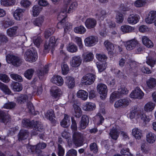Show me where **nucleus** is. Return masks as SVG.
<instances>
[{
  "label": "nucleus",
  "mask_w": 156,
  "mask_h": 156,
  "mask_svg": "<svg viewBox=\"0 0 156 156\" xmlns=\"http://www.w3.org/2000/svg\"><path fill=\"white\" fill-rule=\"evenodd\" d=\"M120 30L124 33H129L135 30V28L129 25H124L121 27Z\"/></svg>",
  "instance_id": "nucleus-27"
},
{
  "label": "nucleus",
  "mask_w": 156,
  "mask_h": 156,
  "mask_svg": "<svg viewBox=\"0 0 156 156\" xmlns=\"http://www.w3.org/2000/svg\"><path fill=\"white\" fill-rule=\"evenodd\" d=\"M9 41V39L5 35H0V45H2L6 43Z\"/></svg>",
  "instance_id": "nucleus-57"
},
{
  "label": "nucleus",
  "mask_w": 156,
  "mask_h": 156,
  "mask_svg": "<svg viewBox=\"0 0 156 156\" xmlns=\"http://www.w3.org/2000/svg\"><path fill=\"white\" fill-rule=\"evenodd\" d=\"M144 95V93L140 88L137 87L130 94V97L133 98L141 99Z\"/></svg>",
  "instance_id": "nucleus-8"
},
{
  "label": "nucleus",
  "mask_w": 156,
  "mask_h": 156,
  "mask_svg": "<svg viewBox=\"0 0 156 156\" xmlns=\"http://www.w3.org/2000/svg\"><path fill=\"white\" fill-rule=\"evenodd\" d=\"M97 67L99 72H101L105 70L106 65L105 63L97 62Z\"/></svg>",
  "instance_id": "nucleus-59"
},
{
  "label": "nucleus",
  "mask_w": 156,
  "mask_h": 156,
  "mask_svg": "<svg viewBox=\"0 0 156 156\" xmlns=\"http://www.w3.org/2000/svg\"><path fill=\"white\" fill-rule=\"evenodd\" d=\"M29 134V132L26 130H21L19 134V139L20 140L25 139L28 137Z\"/></svg>",
  "instance_id": "nucleus-44"
},
{
  "label": "nucleus",
  "mask_w": 156,
  "mask_h": 156,
  "mask_svg": "<svg viewBox=\"0 0 156 156\" xmlns=\"http://www.w3.org/2000/svg\"><path fill=\"white\" fill-rule=\"evenodd\" d=\"M97 88L101 98L102 100H105L106 98L108 92L107 86L103 83H99L97 85Z\"/></svg>",
  "instance_id": "nucleus-4"
},
{
  "label": "nucleus",
  "mask_w": 156,
  "mask_h": 156,
  "mask_svg": "<svg viewBox=\"0 0 156 156\" xmlns=\"http://www.w3.org/2000/svg\"><path fill=\"white\" fill-rule=\"evenodd\" d=\"M6 61L8 63H12L15 66H18L22 62V59L10 54L6 56Z\"/></svg>",
  "instance_id": "nucleus-2"
},
{
  "label": "nucleus",
  "mask_w": 156,
  "mask_h": 156,
  "mask_svg": "<svg viewBox=\"0 0 156 156\" xmlns=\"http://www.w3.org/2000/svg\"><path fill=\"white\" fill-rule=\"evenodd\" d=\"M0 89L5 94H9L11 93V91L8 87L1 82H0Z\"/></svg>",
  "instance_id": "nucleus-49"
},
{
  "label": "nucleus",
  "mask_w": 156,
  "mask_h": 156,
  "mask_svg": "<svg viewBox=\"0 0 156 156\" xmlns=\"http://www.w3.org/2000/svg\"><path fill=\"white\" fill-rule=\"evenodd\" d=\"M0 80L6 83L9 82L10 79L9 77L6 74L0 73Z\"/></svg>",
  "instance_id": "nucleus-64"
},
{
  "label": "nucleus",
  "mask_w": 156,
  "mask_h": 156,
  "mask_svg": "<svg viewBox=\"0 0 156 156\" xmlns=\"http://www.w3.org/2000/svg\"><path fill=\"white\" fill-rule=\"evenodd\" d=\"M73 138L76 146L80 147L82 145L83 135L82 134L78 132H75L73 135Z\"/></svg>",
  "instance_id": "nucleus-6"
},
{
  "label": "nucleus",
  "mask_w": 156,
  "mask_h": 156,
  "mask_svg": "<svg viewBox=\"0 0 156 156\" xmlns=\"http://www.w3.org/2000/svg\"><path fill=\"white\" fill-rule=\"evenodd\" d=\"M143 44L148 48L152 47L153 44L152 41L147 36H144L142 37Z\"/></svg>",
  "instance_id": "nucleus-30"
},
{
  "label": "nucleus",
  "mask_w": 156,
  "mask_h": 156,
  "mask_svg": "<svg viewBox=\"0 0 156 156\" xmlns=\"http://www.w3.org/2000/svg\"><path fill=\"white\" fill-rule=\"evenodd\" d=\"M78 6L77 3L76 2H72L70 5L68 10V12L70 13L73 12L77 8Z\"/></svg>",
  "instance_id": "nucleus-56"
},
{
  "label": "nucleus",
  "mask_w": 156,
  "mask_h": 156,
  "mask_svg": "<svg viewBox=\"0 0 156 156\" xmlns=\"http://www.w3.org/2000/svg\"><path fill=\"white\" fill-rule=\"evenodd\" d=\"M132 134L136 139L140 140L143 137L141 130L137 128H134L132 129Z\"/></svg>",
  "instance_id": "nucleus-24"
},
{
  "label": "nucleus",
  "mask_w": 156,
  "mask_h": 156,
  "mask_svg": "<svg viewBox=\"0 0 156 156\" xmlns=\"http://www.w3.org/2000/svg\"><path fill=\"white\" fill-rule=\"evenodd\" d=\"M76 96L78 98H81L82 100L85 101L87 99L88 94L87 92L86 91L80 90L77 92Z\"/></svg>",
  "instance_id": "nucleus-28"
},
{
  "label": "nucleus",
  "mask_w": 156,
  "mask_h": 156,
  "mask_svg": "<svg viewBox=\"0 0 156 156\" xmlns=\"http://www.w3.org/2000/svg\"><path fill=\"white\" fill-rule=\"evenodd\" d=\"M74 112L73 113L74 116L77 118H79L82 115V111L81 108L78 105H73Z\"/></svg>",
  "instance_id": "nucleus-35"
},
{
  "label": "nucleus",
  "mask_w": 156,
  "mask_h": 156,
  "mask_svg": "<svg viewBox=\"0 0 156 156\" xmlns=\"http://www.w3.org/2000/svg\"><path fill=\"white\" fill-rule=\"evenodd\" d=\"M156 18V11H151L148 13L147 17L145 19V21L148 24L153 23Z\"/></svg>",
  "instance_id": "nucleus-17"
},
{
  "label": "nucleus",
  "mask_w": 156,
  "mask_h": 156,
  "mask_svg": "<svg viewBox=\"0 0 156 156\" xmlns=\"http://www.w3.org/2000/svg\"><path fill=\"white\" fill-rule=\"evenodd\" d=\"M42 8L37 5H34L33 7L32 14L34 16H37L41 11Z\"/></svg>",
  "instance_id": "nucleus-50"
},
{
  "label": "nucleus",
  "mask_w": 156,
  "mask_h": 156,
  "mask_svg": "<svg viewBox=\"0 0 156 156\" xmlns=\"http://www.w3.org/2000/svg\"><path fill=\"white\" fill-rule=\"evenodd\" d=\"M109 134L112 139L116 140L119 136V133L117 129L113 128L111 129Z\"/></svg>",
  "instance_id": "nucleus-32"
},
{
  "label": "nucleus",
  "mask_w": 156,
  "mask_h": 156,
  "mask_svg": "<svg viewBox=\"0 0 156 156\" xmlns=\"http://www.w3.org/2000/svg\"><path fill=\"white\" fill-rule=\"evenodd\" d=\"M51 92V96L55 98L59 97L62 94L60 89L55 86L52 87Z\"/></svg>",
  "instance_id": "nucleus-29"
},
{
  "label": "nucleus",
  "mask_w": 156,
  "mask_h": 156,
  "mask_svg": "<svg viewBox=\"0 0 156 156\" xmlns=\"http://www.w3.org/2000/svg\"><path fill=\"white\" fill-rule=\"evenodd\" d=\"M82 62V59L78 55L73 57L70 62V66L73 67H77L79 66Z\"/></svg>",
  "instance_id": "nucleus-10"
},
{
  "label": "nucleus",
  "mask_w": 156,
  "mask_h": 156,
  "mask_svg": "<svg viewBox=\"0 0 156 156\" xmlns=\"http://www.w3.org/2000/svg\"><path fill=\"white\" fill-rule=\"evenodd\" d=\"M32 95L28 94V95H22L17 98V100L18 103L22 104L26 102L32 98Z\"/></svg>",
  "instance_id": "nucleus-20"
},
{
  "label": "nucleus",
  "mask_w": 156,
  "mask_h": 156,
  "mask_svg": "<svg viewBox=\"0 0 156 156\" xmlns=\"http://www.w3.org/2000/svg\"><path fill=\"white\" fill-rule=\"evenodd\" d=\"M95 122L98 125L101 124L102 121L104 120V118L100 114H98L94 118Z\"/></svg>",
  "instance_id": "nucleus-55"
},
{
  "label": "nucleus",
  "mask_w": 156,
  "mask_h": 156,
  "mask_svg": "<svg viewBox=\"0 0 156 156\" xmlns=\"http://www.w3.org/2000/svg\"><path fill=\"white\" fill-rule=\"evenodd\" d=\"M147 86L150 88H154L156 85V80L154 78H150L147 81Z\"/></svg>",
  "instance_id": "nucleus-47"
},
{
  "label": "nucleus",
  "mask_w": 156,
  "mask_h": 156,
  "mask_svg": "<svg viewBox=\"0 0 156 156\" xmlns=\"http://www.w3.org/2000/svg\"><path fill=\"white\" fill-rule=\"evenodd\" d=\"M47 144L43 142H40L38 143L36 146H29L28 147V149L30 150V151L34 152L35 151L37 152L38 150L44 149L46 147Z\"/></svg>",
  "instance_id": "nucleus-13"
},
{
  "label": "nucleus",
  "mask_w": 156,
  "mask_h": 156,
  "mask_svg": "<svg viewBox=\"0 0 156 156\" xmlns=\"http://www.w3.org/2000/svg\"><path fill=\"white\" fill-rule=\"evenodd\" d=\"M95 79V75L93 74H87L83 77L81 80V82L83 85H90L94 83Z\"/></svg>",
  "instance_id": "nucleus-3"
},
{
  "label": "nucleus",
  "mask_w": 156,
  "mask_h": 156,
  "mask_svg": "<svg viewBox=\"0 0 156 156\" xmlns=\"http://www.w3.org/2000/svg\"><path fill=\"white\" fill-rule=\"evenodd\" d=\"M74 31L76 33L83 34L86 32V29L83 26H80L75 27L74 29Z\"/></svg>",
  "instance_id": "nucleus-46"
},
{
  "label": "nucleus",
  "mask_w": 156,
  "mask_h": 156,
  "mask_svg": "<svg viewBox=\"0 0 156 156\" xmlns=\"http://www.w3.org/2000/svg\"><path fill=\"white\" fill-rule=\"evenodd\" d=\"M86 27L88 29L94 28L97 24V21L94 18H87L85 22Z\"/></svg>",
  "instance_id": "nucleus-12"
},
{
  "label": "nucleus",
  "mask_w": 156,
  "mask_h": 156,
  "mask_svg": "<svg viewBox=\"0 0 156 156\" xmlns=\"http://www.w3.org/2000/svg\"><path fill=\"white\" fill-rule=\"evenodd\" d=\"M32 40L34 44L37 48L39 47L41 44L43 42L42 39L39 36H36L33 37Z\"/></svg>",
  "instance_id": "nucleus-40"
},
{
  "label": "nucleus",
  "mask_w": 156,
  "mask_h": 156,
  "mask_svg": "<svg viewBox=\"0 0 156 156\" xmlns=\"http://www.w3.org/2000/svg\"><path fill=\"white\" fill-rule=\"evenodd\" d=\"M38 58L37 54L36 51L33 50H28L26 52L24 58L28 62H35Z\"/></svg>",
  "instance_id": "nucleus-1"
},
{
  "label": "nucleus",
  "mask_w": 156,
  "mask_h": 156,
  "mask_svg": "<svg viewBox=\"0 0 156 156\" xmlns=\"http://www.w3.org/2000/svg\"><path fill=\"white\" fill-rule=\"evenodd\" d=\"M89 122L88 116L86 115H83L80 122V128L82 129H85L87 126Z\"/></svg>",
  "instance_id": "nucleus-16"
},
{
  "label": "nucleus",
  "mask_w": 156,
  "mask_h": 156,
  "mask_svg": "<svg viewBox=\"0 0 156 156\" xmlns=\"http://www.w3.org/2000/svg\"><path fill=\"white\" fill-rule=\"evenodd\" d=\"M62 74L64 75H66L68 73L69 71V68L67 64L63 63L62 66Z\"/></svg>",
  "instance_id": "nucleus-63"
},
{
  "label": "nucleus",
  "mask_w": 156,
  "mask_h": 156,
  "mask_svg": "<svg viewBox=\"0 0 156 156\" xmlns=\"http://www.w3.org/2000/svg\"><path fill=\"white\" fill-rule=\"evenodd\" d=\"M140 19V16L137 14H131L129 15L127 19L128 23L131 25H134L137 23Z\"/></svg>",
  "instance_id": "nucleus-11"
},
{
  "label": "nucleus",
  "mask_w": 156,
  "mask_h": 156,
  "mask_svg": "<svg viewBox=\"0 0 156 156\" xmlns=\"http://www.w3.org/2000/svg\"><path fill=\"white\" fill-rule=\"evenodd\" d=\"M49 66L47 65L44 66L43 69L40 70L38 72V75L39 78L42 79L44 76L47 73L49 69Z\"/></svg>",
  "instance_id": "nucleus-33"
},
{
  "label": "nucleus",
  "mask_w": 156,
  "mask_h": 156,
  "mask_svg": "<svg viewBox=\"0 0 156 156\" xmlns=\"http://www.w3.org/2000/svg\"><path fill=\"white\" fill-rule=\"evenodd\" d=\"M24 10L23 9L18 8L14 12L13 16L15 19L17 20H20L22 19L23 13Z\"/></svg>",
  "instance_id": "nucleus-18"
},
{
  "label": "nucleus",
  "mask_w": 156,
  "mask_h": 156,
  "mask_svg": "<svg viewBox=\"0 0 156 156\" xmlns=\"http://www.w3.org/2000/svg\"><path fill=\"white\" fill-rule=\"evenodd\" d=\"M33 122H30L28 119H23L22 122V124L24 127H33Z\"/></svg>",
  "instance_id": "nucleus-60"
},
{
  "label": "nucleus",
  "mask_w": 156,
  "mask_h": 156,
  "mask_svg": "<svg viewBox=\"0 0 156 156\" xmlns=\"http://www.w3.org/2000/svg\"><path fill=\"white\" fill-rule=\"evenodd\" d=\"M35 71L34 69H29L26 70L24 74L25 76L28 79H30L32 77Z\"/></svg>",
  "instance_id": "nucleus-48"
},
{
  "label": "nucleus",
  "mask_w": 156,
  "mask_h": 156,
  "mask_svg": "<svg viewBox=\"0 0 156 156\" xmlns=\"http://www.w3.org/2000/svg\"><path fill=\"white\" fill-rule=\"evenodd\" d=\"M18 29V27L17 26H13L9 28L6 30V34L9 37H15L17 35Z\"/></svg>",
  "instance_id": "nucleus-15"
},
{
  "label": "nucleus",
  "mask_w": 156,
  "mask_h": 156,
  "mask_svg": "<svg viewBox=\"0 0 156 156\" xmlns=\"http://www.w3.org/2000/svg\"><path fill=\"white\" fill-rule=\"evenodd\" d=\"M147 0H136L134 3V6L137 8L144 6L147 4Z\"/></svg>",
  "instance_id": "nucleus-42"
},
{
  "label": "nucleus",
  "mask_w": 156,
  "mask_h": 156,
  "mask_svg": "<svg viewBox=\"0 0 156 156\" xmlns=\"http://www.w3.org/2000/svg\"><path fill=\"white\" fill-rule=\"evenodd\" d=\"M137 113V117L141 119L145 124L149 122L152 117V115H147L143 111H139Z\"/></svg>",
  "instance_id": "nucleus-9"
},
{
  "label": "nucleus",
  "mask_w": 156,
  "mask_h": 156,
  "mask_svg": "<svg viewBox=\"0 0 156 156\" xmlns=\"http://www.w3.org/2000/svg\"><path fill=\"white\" fill-rule=\"evenodd\" d=\"M1 5L4 6L9 7L14 5L16 3L15 0H1Z\"/></svg>",
  "instance_id": "nucleus-36"
},
{
  "label": "nucleus",
  "mask_w": 156,
  "mask_h": 156,
  "mask_svg": "<svg viewBox=\"0 0 156 156\" xmlns=\"http://www.w3.org/2000/svg\"><path fill=\"white\" fill-rule=\"evenodd\" d=\"M96 105L94 104L91 102L86 103L83 107V110L85 111H91L94 110Z\"/></svg>",
  "instance_id": "nucleus-26"
},
{
  "label": "nucleus",
  "mask_w": 156,
  "mask_h": 156,
  "mask_svg": "<svg viewBox=\"0 0 156 156\" xmlns=\"http://www.w3.org/2000/svg\"><path fill=\"white\" fill-rule=\"evenodd\" d=\"M44 16H41L36 18L33 22L34 25L39 27H41L44 20Z\"/></svg>",
  "instance_id": "nucleus-31"
},
{
  "label": "nucleus",
  "mask_w": 156,
  "mask_h": 156,
  "mask_svg": "<svg viewBox=\"0 0 156 156\" xmlns=\"http://www.w3.org/2000/svg\"><path fill=\"white\" fill-rule=\"evenodd\" d=\"M56 41L55 37H51L48 43H46L44 45V49L48 50L54 47L55 45Z\"/></svg>",
  "instance_id": "nucleus-21"
},
{
  "label": "nucleus",
  "mask_w": 156,
  "mask_h": 156,
  "mask_svg": "<svg viewBox=\"0 0 156 156\" xmlns=\"http://www.w3.org/2000/svg\"><path fill=\"white\" fill-rule=\"evenodd\" d=\"M155 104L152 102H149L147 103L144 106V109L147 112H151L154 108Z\"/></svg>",
  "instance_id": "nucleus-41"
},
{
  "label": "nucleus",
  "mask_w": 156,
  "mask_h": 156,
  "mask_svg": "<svg viewBox=\"0 0 156 156\" xmlns=\"http://www.w3.org/2000/svg\"><path fill=\"white\" fill-rule=\"evenodd\" d=\"M70 123L69 116L66 114H65L64 119L60 122L61 126L63 127H67L70 125Z\"/></svg>",
  "instance_id": "nucleus-25"
},
{
  "label": "nucleus",
  "mask_w": 156,
  "mask_h": 156,
  "mask_svg": "<svg viewBox=\"0 0 156 156\" xmlns=\"http://www.w3.org/2000/svg\"><path fill=\"white\" fill-rule=\"evenodd\" d=\"M9 119L8 115H5V113L0 111V122L5 123L9 121Z\"/></svg>",
  "instance_id": "nucleus-51"
},
{
  "label": "nucleus",
  "mask_w": 156,
  "mask_h": 156,
  "mask_svg": "<svg viewBox=\"0 0 156 156\" xmlns=\"http://www.w3.org/2000/svg\"><path fill=\"white\" fill-rule=\"evenodd\" d=\"M45 116L46 118L51 121L54 122L55 120L53 119L55 117V115L54 111L52 110H48L45 114Z\"/></svg>",
  "instance_id": "nucleus-45"
},
{
  "label": "nucleus",
  "mask_w": 156,
  "mask_h": 156,
  "mask_svg": "<svg viewBox=\"0 0 156 156\" xmlns=\"http://www.w3.org/2000/svg\"><path fill=\"white\" fill-rule=\"evenodd\" d=\"M67 9V7H65L63 9V10L59 13L57 16V19L58 20L65 21V19L66 17V13Z\"/></svg>",
  "instance_id": "nucleus-39"
},
{
  "label": "nucleus",
  "mask_w": 156,
  "mask_h": 156,
  "mask_svg": "<svg viewBox=\"0 0 156 156\" xmlns=\"http://www.w3.org/2000/svg\"><path fill=\"white\" fill-rule=\"evenodd\" d=\"M130 102L131 101L129 99H120L115 102L114 107L115 108H118L120 107L125 108L129 105Z\"/></svg>",
  "instance_id": "nucleus-5"
},
{
  "label": "nucleus",
  "mask_w": 156,
  "mask_h": 156,
  "mask_svg": "<svg viewBox=\"0 0 156 156\" xmlns=\"http://www.w3.org/2000/svg\"><path fill=\"white\" fill-rule=\"evenodd\" d=\"M14 24V23L13 20L7 18L2 22V26L4 28L6 29L13 25Z\"/></svg>",
  "instance_id": "nucleus-43"
},
{
  "label": "nucleus",
  "mask_w": 156,
  "mask_h": 156,
  "mask_svg": "<svg viewBox=\"0 0 156 156\" xmlns=\"http://www.w3.org/2000/svg\"><path fill=\"white\" fill-rule=\"evenodd\" d=\"M94 55L92 53L87 52L83 55V61L86 62L92 61L94 58Z\"/></svg>",
  "instance_id": "nucleus-38"
},
{
  "label": "nucleus",
  "mask_w": 156,
  "mask_h": 156,
  "mask_svg": "<svg viewBox=\"0 0 156 156\" xmlns=\"http://www.w3.org/2000/svg\"><path fill=\"white\" fill-rule=\"evenodd\" d=\"M104 44L108 51H111L114 49V47L113 44L108 41H105Z\"/></svg>",
  "instance_id": "nucleus-58"
},
{
  "label": "nucleus",
  "mask_w": 156,
  "mask_h": 156,
  "mask_svg": "<svg viewBox=\"0 0 156 156\" xmlns=\"http://www.w3.org/2000/svg\"><path fill=\"white\" fill-rule=\"evenodd\" d=\"M60 21L57 24V27L58 28H62V27H65L66 28H64V31L66 32V28L68 29L71 27L72 25L70 24L69 25V23L68 22L65 23V21Z\"/></svg>",
  "instance_id": "nucleus-34"
},
{
  "label": "nucleus",
  "mask_w": 156,
  "mask_h": 156,
  "mask_svg": "<svg viewBox=\"0 0 156 156\" xmlns=\"http://www.w3.org/2000/svg\"><path fill=\"white\" fill-rule=\"evenodd\" d=\"M74 41L78 46L80 49H82L83 45L82 44L81 38L79 37H76L74 38Z\"/></svg>",
  "instance_id": "nucleus-61"
},
{
  "label": "nucleus",
  "mask_w": 156,
  "mask_h": 156,
  "mask_svg": "<svg viewBox=\"0 0 156 156\" xmlns=\"http://www.w3.org/2000/svg\"><path fill=\"white\" fill-rule=\"evenodd\" d=\"M67 49L69 51L73 53L77 51V48L76 45L74 44H70L69 45Z\"/></svg>",
  "instance_id": "nucleus-62"
},
{
  "label": "nucleus",
  "mask_w": 156,
  "mask_h": 156,
  "mask_svg": "<svg viewBox=\"0 0 156 156\" xmlns=\"http://www.w3.org/2000/svg\"><path fill=\"white\" fill-rule=\"evenodd\" d=\"M34 129L36 131H41L43 129V127L41 123L39 122L36 121L34 122L33 124Z\"/></svg>",
  "instance_id": "nucleus-52"
},
{
  "label": "nucleus",
  "mask_w": 156,
  "mask_h": 156,
  "mask_svg": "<svg viewBox=\"0 0 156 156\" xmlns=\"http://www.w3.org/2000/svg\"><path fill=\"white\" fill-rule=\"evenodd\" d=\"M51 82L58 86H61L64 83L62 77L59 76H54L51 79Z\"/></svg>",
  "instance_id": "nucleus-19"
},
{
  "label": "nucleus",
  "mask_w": 156,
  "mask_h": 156,
  "mask_svg": "<svg viewBox=\"0 0 156 156\" xmlns=\"http://www.w3.org/2000/svg\"><path fill=\"white\" fill-rule=\"evenodd\" d=\"M65 83L69 88H73L75 85V80L74 78L67 76L66 77Z\"/></svg>",
  "instance_id": "nucleus-22"
},
{
  "label": "nucleus",
  "mask_w": 156,
  "mask_h": 156,
  "mask_svg": "<svg viewBox=\"0 0 156 156\" xmlns=\"http://www.w3.org/2000/svg\"><path fill=\"white\" fill-rule=\"evenodd\" d=\"M106 12L105 10L99 9L96 11L95 16L97 18L102 20L106 17Z\"/></svg>",
  "instance_id": "nucleus-37"
},
{
  "label": "nucleus",
  "mask_w": 156,
  "mask_h": 156,
  "mask_svg": "<svg viewBox=\"0 0 156 156\" xmlns=\"http://www.w3.org/2000/svg\"><path fill=\"white\" fill-rule=\"evenodd\" d=\"M85 45L90 47L94 45L98 41V38L96 36H90L86 38L84 40Z\"/></svg>",
  "instance_id": "nucleus-7"
},
{
  "label": "nucleus",
  "mask_w": 156,
  "mask_h": 156,
  "mask_svg": "<svg viewBox=\"0 0 156 156\" xmlns=\"http://www.w3.org/2000/svg\"><path fill=\"white\" fill-rule=\"evenodd\" d=\"M146 140L149 143H154L156 140L155 134L151 132H148L146 136Z\"/></svg>",
  "instance_id": "nucleus-23"
},
{
  "label": "nucleus",
  "mask_w": 156,
  "mask_h": 156,
  "mask_svg": "<svg viewBox=\"0 0 156 156\" xmlns=\"http://www.w3.org/2000/svg\"><path fill=\"white\" fill-rule=\"evenodd\" d=\"M139 43L138 41L135 39H132L127 41L126 44V47L127 50H130L138 46Z\"/></svg>",
  "instance_id": "nucleus-14"
},
{
  "label": "nucleus",
  "mask_w": 156,
  "mask_h": 156,
  "mask_svg": "<svg viewBox=\"0 0 156 156\" xmlns=\"http://www.w3.org/2000/svg\"><path fill=\"white\" fill-rule=\"evenodd\" d=\"M12 89L14 91H20L22 89V85L18 82H15L13 84Z\"/></svg>",
  "instance_id": "nucleus-53"
},
{
  "label": "nucleus",
  "mask_w": 156,
  "mask_h": 156,
  "mask_svg": "<svg viewBox=\"0 0 156 156\" xmlns=\"http://www.w3.org/2000/svg\"><path fill=\"white\" fill-rule=\"evenodd\" d=\"M120 97V94L118 91L113 92L111 95L110 97V102L113 103L114 101L116 98Z\"/></svg>",
  "instance_id": "nucleus-54"
}]
</instances>
